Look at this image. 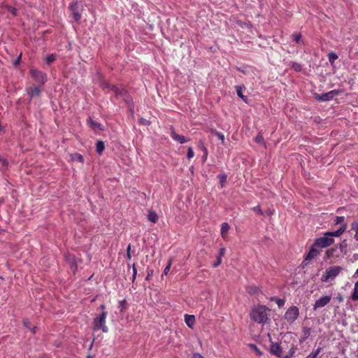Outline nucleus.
<instances>
[{
    "label": "nucleus",
    "mask_w": 358,
    "mask_h": 358,
    "mask_svg": "<svg viewBox=\"0 0 358 358\" xmlns=\"http://www.w3.org/2000/svg\"><path fill=\"white\" fill-rule=\"evenodd\" d=\"M268 308L266 306L258 305L252 308L250 318L255 322L264 324L268 320L266 311Z\"/></svg>",
    "instance_id": "1"
},
{
    "label": "nucleus",
    "mask_w": 358,
    "mask_h": 358,
    "mask_svg": "<svg viewBox=\"0 0 358 358\" xmlns=\"http://www.w3.org/2000/svg\"><path fill=\"white\" fill-rule=\"evenodd\" d=\"M100 308L102 310V312L99 316L96 317L94 320V329H101L103 332L106 333L108 332V327L106 325L107 312L105 310V305H101Z\"/></svg>",
    "instance_id": "2"
},
{
    "label": "nucleus",
    "mask_w": 358,
    "mask_h": 358,
    "mask_svg": "<svg viewBox=\"0 0 358 358\" xmlns=\"http://www.w3.org/2000/svg\"><path fill=\"white\" fill-rule=\"evenodd\" d=\"M343 268L339 266H333L327 268L321 277V281L327 282L334 280L341 272Z\"/></svg>",
    "instance_id": "3"
},
{
    "label": "nucleus",
    "mask_w": 358,
    "mask_h": 358,
    "mask_svg": "<svg viewBox=\"0 0 358 358\" xmlns=\"http://www.w3.org/2000/svg\"><path fill=\"white\" fill-rule=\"evenodd\" d=\"M299 315V310L296 306H292L285 313V319L289 323L294 322Z\"/></svg>",
    "instance_id": "4"
},
{
    "label": "nucleus",
    "mask_w": 358,
    "mask_h": 358,
    "mask_svg": "<svg viewBox=\"0 0 358 358\" xmlns=\"http://www.w3.org/2000/svg\"><path fill=\"white\" fill-rule=\"evenodd\" d=\"M333 243L334 238H330L329 236L326 235L325 233L324 236L315 239L314 246L323 248L331 245Z\"/></svg>",
    "instance_id": "5"
},
{
    "label": "nucleus",
    "mask_w": 358,
    "mask_h": 358,
    "mask_svg": "<svg viewBox=\"0 0 358 358\" xmlns=\"http://www.w3.org/2000/svg\"><path fill=\"white\" fill-rule=\"evenodd\" d=\"M338 90H334L328 92L323 93L322 94H318L315 93L314 94V97L316 100L319 101H328L332 100L335 96L338 94Z\"/></svg>",
    "instance_id": "6"
},
{
    "label": "nucleus",
    "mask_w": 358,
    "mask_h": 358,
    "mask_svg": "<svg viewBox=\"0 0 358 358\" xmlns=\"http://www.w3.org/2000/svg\"><path fill=\"white\" fill-rule=\"evenodd\" d=\"M72 17L76 22H78L81 18V8L77 1L72 2L69 6Z\"/></svg>",
    "instance_id": "7"
},
{
    "label": "nucleus",
    "mask_w": 358,
    "mask_h": 358,
    "mask_svg": "<svg viewBox=\"0 0 358 358\" xmlns=\"http://www.w3.org/2000/svg\"><path fill=\"white\" fill-rule=\"evenodd\" d=\"M331 300V295L324 296L315 301L313 309L316 310L327 306Z\"/></svg>",
    "instance_id": "8"
},
{
    "label": "nucleus",
    "mask_w": 358,
    "mask_h": 358,
    "mask_svg": "<svg viewBox=\"0 0 358 358\" xmlns=\"http://www.w3.org/2000/svg\"><path fill=\"white\" fill-rule=\"evenodd\" d=\"M31 75L36 82L44 84L46 82V74L36 69L30 70Z\"/></svg>",
    "instance_id": "9"
},
{
    "label": "nucleus",
    "mask_w": 358,
    "mask_h": 358,
    "mask_svg": "<svg viewBox=\"0 0 358 358\" xmlns=\"http://www.w3.org/2000/svg\"><path fill=\"white\" fill-rule=\"evenodd\" d=\"M103 88H109L114 93L117 98H120L122 95L126 94V90L123 88H120L117 86L115 85H110L108 83H106L103 85Z\"/></svg>",
    "instance_id": "10"
},
{
    "label": "nucleus",
    "mask_w": 358,
    "mask_h": 358,
    "mask_svg": "<svg viewBox=\"0 0 358 358\" xmlns=\"http://www.w3.org/2000/svg\"><path fill=\"white\" fill-rule=\"evenodd\" d=\"M171 136L174 141H178L181 144L187 141L184 136L178 134L173 127L171 129Z\"/></svg>",
    "instance_id": "11"
},
{
    "label": "nucleus",
    "mask_w": 358,
    "mask_h": 358,
    "mask_svg": "<svg viewBox=\"0 0 358 358\" xmlns=\"http://www.w3.org/2000/svg\"><path fill=\"white\" fill-rule=\"evenodd\" d=\"M270 352L272 355L280 357L282 355V348L278 343H272L270 348Z\"/></svg>",
    "instance_id": "12"
},
{
    "label": "nucleus",
    "mask_w": 358,
    "mask_h": 358,
    "mask_svg": "<svg viewBox=\"0 0 358 358\" xmlns=\"http://www.w3.org/2000/svg\"><path fill=\"white\" fill-rule=\"evenodd\" d=\"M87 123H88L89 126L94 131H103L104 130V127L101 124L94 121L91 117H90L88 119Z\"/></svg>",
    "instance_id": "13"
},
{
    "label": "nucleus",
    "mask_w": 358,
    "mask_h": 358,
    "mask_svg": "<svg viewBox=\"0 0 358 358\" xmlns=\"http://www.w3.org/2000/svg\"><path fill=\"white\" fill-rule=\"evenodd\" d=\"M345 229L346 224H343L338 230L331 232H327L326 235L329 236L330 238H333L334 236L338 237L345 231Z\"/></svg>",
    "instance_id": "14"
},
{
    "label": "nucleus",
    "mask_w": 358,
    "mask_h": 358,
    "mask_svg": "<svg viewBox=\"0 0 358 358\" xmlns=\"http://www.w3.org/2000/svg\"><path fill=\"white\" fill-rule=\"evenodd\" d=\"M316 248L317 246H314L313 244L306 257V260H311L320 254V251Z\"/></svg>",
    "instance_id": "15"
},
{
    "label": "nucleus",
    "mask_w": 358,
    "mask_h": 358,
    "mask_svg": "<svg viewBox=\"0 0 358 358\" xmlns=\"http://www.w3.org/2000/svg\"><path fill=\"white\" fill-rule=\"evenodd\" d=\"M185 321L186 324L189 327L192 328L195 324V321H196L195 317H194V315L186 314L185 315Z\"/></svg>",
    "instance_id": "16"
},
{
    "label": "nucleus",
    "mask_w": 358,
    "mask_h": 358,
    "mask_svg": "<svg viewBox=\"0 0 358 358\" xmlns=\"http://www.w3.org/2000/svg\"><path fill=\"white\" fill-rule=\"evenodd\" d=\"M41 93L39 87H34L28 90V94L30 97L38 96Z\"/></svg>",
    "instance_id": "17"
},
{
    "label": "nucleus",
    "mask_w": 358,
    "mask_h": 358,
    "mask_svg": "<svg viewBox=\"0 0 358 358\" xmlns=\"http://www.w3.org/2000/svg\"><path fill=\"white\" fill-rule=\"evenodd\" d=\"M244 86H236V94L244 102L247 103L248 99L242 93V90L244 89Z\"/></svg>",
    "instance_id": "18"
},
{
    "label": "nucleus",
    "mask_w": 358,
    "mask_h": 358,
    "mask_svg": "<svg viewBox=\"0 0 358 358\" xmlns=\"http://www.w3.org/2000/svg\"><path fill=\"white\" fill-rule=\"evenodd\" d=\"M229 224L227 222H223L221 225V230H220V233H221V236L222 238H225V236H227L228 231H229Z\"/></svg>",
    "instance_id": "19"
},
{
    "label": "nucleus",
    "mask_w": 358,
    "mask_h": 358,
    "mask_svg": "<svg viewBox=\"0 0 358 358\" xmlns=\"http://www.w3.org/2000/svg\"><path fill=\"white\" fill-rule=\"evenodd\" d=\"M105 149V144L102 141H98L96 143V150L99 155H101Z\"/></svg>",
    "instance_id": "20"
},
{
    "label": "nucleus",
    "mask_w": 358,
    "mask_h": 358,
    "mask_svg": "<svg viewBox=\"0 0 358 358\" xmlns=\"http://www.w3.org/2000/svg\"><path fill=\"white\" fill-rule=\"evenodd\" d=\"M148 219L152 223H156L158 220V215L155 211H150L148 215Z\"/></svg>",
    "instance_id": "21"
},
{
    "label": "nucleus",
    "mask_w": 358,
    "mask_h": 358,
    "mask_svg": "<svg viewBox=\"0 0 358 358\" xmlns=\"http://www.w3.org/2000/svg\"><path fill=\"white\" fill-rule=\"evenodd\" d=\"M351 299L353 301H358V280L355 284L353 292L351 295Z\"/></svg>",
    "instance_id": "22"
},
{
    "label": "nucleus",
    "mask_w": 358,
    "mask_h": 358,
    "mask_svg": "<svg viewBox=\"0 0 358 358\" xmlns=\"http://www.w3.org/2000/svg\"><path fill=\"white\" fill-rule=\"evenodd\" d=\"M71 159L73 161L79 162L80 163H83L84 162V158L83 155L79 153H74L71 155Z\"/></svg>",
    "instance_id": "23"
},
{
    "label": "nucleus",
    "mask_w": 358,
    "mask_h": 358,
    "mask_svg": "<svg viewBox=\"0 0 358 358\" xmlns=\"http://www.w3.org/2000/svg\"><path fill=\"white\" fill-rule=\"evenodd\" d=\"M291 67L296 72H300L302 70V66L298 62H292Z\"/></svg>",
    "instance_id": "24"
},
{
    "label": "nucleus",
    "mask_w": 358,
    "mask_h": 358,
    "mask_svg": "<svg viewBox=\"0 0 358 358\" xmlns=\"http://www.w3.org/2000/svg\"><path fill=\"white\" fill-rule=\"evenodd\" d=\"M212 133L216 136L219 139L222 141V143L224 144V136L222 133L216 131V130H212Z\"/></svg>",
    "instance_id": "25"
},
{
    "label": "nucleus",
    "mask_w": 358,
    "mask_h": 358,
    "mask_svg": "<svg viewBox=\"0 0 358 358\" xmlns=\"http://www.w3.org/2000/svg\"><path fill=\"white\" fill-rule=\"evenodd\" d=\"M56 59V55L51 54L47 56L45 61L48 64H52Z\"/></svg>",
    "instance_id": "26"
},
{
    "label": "nucleus",
    "mask_w": 358,
    "mask_h": 358,
    "mask_svg": "<svg viewBox=\"0 0 358 358\" xmlns=\"http://www.w3.org/2000/svg\"><path fill=\"white\" fill-rule=\"evenodd\" d=\"M352 229L355 231V238L358 241V222H354L352 224Z\"/></svg>",
    "instance_id": "27"
},
{
    "label": "nucleus",
    "mask_w": 358,
    "mask_h": 358,
    "mask_svg": "<svg viewBox=\"0 0 358 358\" xmlns=\"http://www.w3.org/2000/svg\"><path fill=\"white\" fill-rule=\"evenodd\" d=\"M322 348H318L315 351L312 352L310 354H309L306 358H316L318 354L320 352Z\"/></svg>",
    "instance_id": "28"
},
{
    "label": "nucleus",
    "mask_w": 358,
    "mask_h": 358,
    "mask_svg": "<svg viewBox=\"0 0 358 358\" xmlns=\"http://www.w3.org/2000/svg\"><path fill=\"white\" fill-rule=\"evenodd\" d=\"M293 38L294 41L297 43H303V41L301 39V34L300 33H294Z\"/></svg>",
    "instance_id": "29"
},
{
    "label": "nucleus",
    "mask_w": 358,
    "mask_h": 358,
    "mask_svg": "<svg viewBox=\"0 0 358 358\" xmlns=\"http://www.w3.org/2000/svg\"><path fill=\"white\" fill-rule=\"evenodd\" d=\"M329 61L331 63L334 62L335 60L338 59V55L335 52H330L328 55Z\"/></svg>",
    "instance_id": "30"
},
{
    "label": "nucleus",
    "mask_w": 358,
    "mask_h": 358,
    "mask_svg": "<svg viewBox=\"0 0 358 358\" xmlns=\"http://www.w3.org/2000/svg\"><path fill=\"white\" fill-rule=\"evenodd\" d=\"M171 263H172V259H169V260L168 262V264H167V266L165 267V268L164 270L163 274H164V275H167L168 274V273L170 271L171 266Z\"/></svg>",
    "instance_id": "31"
},
{
    "label": "nucleus",
    "mask_w": 358,
    "mask_h": 358,
    "mask_svg": "<svg viewBox=\"0 0 358 358\" xmlns=\"http://www.w3.org/2000/svg\"><path fill=\"white\" fill-rule=\"evenodd\" d=\"M194 156V151L192 150V147H189L188 149H187V157L190 159L192 158H193Z\"/></svg>",
    "instance_id": "32"
},
{
    "label": "nucleus",
    "mask_w": 358,
    "mask_h": 358,
    "mask_svg": "<svg viewBox=\"0 0 358 358\" xmlns=\"http://www.w3.org/2000/svg\"><path fill=\"white\" fill-rule=\"evenodd\" d=\"M132 270H133L132 282H134V280H136V275H137V269H136L134 264H133V265H132Z\"/></svg>",
    "instance_id": "33"
},
{
    "label": "nucleus",
    "mask_w": 358,
    "mask_h": 358,
    "mask_svg": "<svg viewBox=\"0 0 358 358\" xmlns=\"http://www.w3.org/2000/svg\"><path fill=\"white\" fill-rule=\"evenodd\" d=\"M120 98H122L127 103H129L131 101V97L128 94L127 91H126V94L125 95H122Z\"/></svg>",
    "instance_id": "34"
},
{
    "label": "nucleus",
    "mask_w": 358,
    "mask_h": 358,
    "mask_svg": "<svg viewBox=\"0 0 358 358\" xmlns=\"http://www.w3.org/2000/svg\"><path fill=\"white\" fill-rule=\"evenodd\" d=\"M8 10L14 16L17 15V10L15 8L8 6Z\"/></svg>",
    "instance_id": "35"
},
{
    "label": "nucleus",
    "mask_w": 358,
    "mask_h": 358,
    "mask_svg": "<svg viewBox=\"0 0 358 358\" xmlns=\"http://www.w3.org/2000/svg\"><path fill=\"white\" fill-rule=\"evenodd\" d=\"M252 210L259 215H263V211L262 210L261 207L259 206H256L253 207Z\"/></svg>",
    "instance_id": "36"
},
{
    "label": "nucleus",
    "mask_w": 358,
    "mask_h": 358,
    "mask_svg": "<svg viewBox=\"0 0 358 358\" xmlns=\"http://www.w3.org/2000/svg\"><path fill=\"white\" fill-rule=\"evenodd\" d=\"M275 302L278 307H282L285 304V301L280 299H275Z\"/></svg>",
    "instance_id": "37"
},
{
    "label": "nucleus",
    "mask_w": 358,
    "mask_h": 358,
    "mask_svg": "<svg viewBox=\"0 0 358 358\" xmlns=\"http://www.w3.org/2000/svg\"><path fill=\"white\" fill-rule=\"evenodd\" d=\"M139 122L143 125H150V122L145 118H141Z\"/></svg>",
    "instance_id": "38"
},
{
    "label": "nucleus",
    "mask_w": 358,
    "mask_h": 358,
    "mask_svg": "<svg viewBox=\"0 0 358 358\" xmlns=\"http://www.w3.org/2000/svg\"><path fill=\"white\" fill-rule=\"evenodd\" d=\"M218 177L220 178L221 185L223 187L227 179V176L225 175H219Z\"/></svg>",
    "instance_id": "39"
},
{
    "label": "nucleus",
    "mask_w": 358,
    "mask_h": 358,
    "mask_svg": "<svg viewBox=\"0 0 358 358\" xmlns=\"http://www.w3.org/2000/svg\"><path fill=\"white\" fill-rule=\"evenodd\" d=\"M343 220H344V217H343V216L338 217V216L336 217L335 224H338L343 222Z\"/></svg>",
    "instance_id": "40"
},
{
    "label": "nucleus",
    "mask_w": 358,
    "mask_h": 358,
    "mask_svg": "<svg viewBox=\"0 0 358 358\" xmlns=\"http://www.w3.org/2000/svg\"><path fill=\"white\" fill-rule=\"evenodd\" d=\"M222 262L220 257H217V261L213 264V267H217Z\"/></svg>",
    "instance_id": "41"
},
{
    "label": "nucleus",
    "mask_w": 358,
    "mask_h": 358,
    "mask_svg": "<svg viewBox=\"0 0 358 358\" xmlns=\"http://www.w3.org/2000/svg\"><path fill=\"white\" fill-rule=\"evenodd\" d=\"M0 162H1L2 166H5V167L7 166L8 163L6 159H5L3 158H1V157H0Z\"/></svg>",
    "instance_id": "42"
},
{
    "label": "nucleus",
    "mask_w": 358,
    "mask_h": 358,
    "mask_svg": "<svg viewBox=\"0 0 358 358\" xmlns=\"http://www.w3.org/2000/svg\"><path fill=\"white\" fill-rule=\"evenodd\" d=\"M257 291V287H250L248 290V292L250 293V294H255L256 293Z\"/></svg>",
    "instance_id": "43"
},
{
    "label": "nucleus",
    "mask_w": 358,
    "mask_h": 358,
    "mask_svg": "<svg viewBox=\"0 0 358 358\" xmlns=\"http://www.w3.org/2000/svg\"><path fill=\"white\" fill-rule=\"evenodd\" d=\"M263 141V137L260 135H258L255 138V141L257 143H261Z\"/></svg>",
    "instance_id": "44"
},
{
    "label": "nucleus",
    "mask_w": 358,
    "mask_h": 358,
    "mask_svg": "<svg viewBox=\"0 0 358 358\" xmlns=\"http://www.w3.org/2000/svg\"><path fill=\"white\" fill-rule=\"evenodd\" d=\"M23 324H24V327H26L27 329L30 328L29 322V321L27 320H23Z\"/></svg>",
    "instance_id": "45"
},
{
    "label": "nucleus",
    "mask_w": 358,
    "mask_h": 358,
    "mask_svg": "<svg viewBox=\"0 0 358 358\" xmlns=\"http://www.w3.org/2000/svg\"><path fill=\"white\" fill-rule=\"evenodd\" d=\"M192 358H204V357L199 353H194L192 355Z\"/></svg>",
    "instance_id": "46"
},
{
    "label": "nucleus",
    "mask_w": 358,
    "mask_h": 358,
    "mask_svg": "<svg viewBox=\"0 0 358 358\" xmlns=\"http://www.w3.org/2000/svg\"><path fill=\"white\" fill-rule=\"evenodd\" d=\"M224 252H225V249L224 248H221L220 250V252H219V256L218 257H222V256L224 255Z\"/></svg>",
    "instance_id": "47"
},
{
    "label": "nucleus",
    "mask_w": 358,
    "mask_h": 358,
    "mask_svg": "<svg viewBox=\"0 0 358 358\" xmlns=\"http://www.w3.org/2000/svg\"><path fill=\"white\" fill-rule=\"evenodd\" d=\"M252 347L254 348L257 352V353L259 355H262V352L257 349V348L256 347V345H252Z\"/></svg>",
    "instance_id": "48"
},
{
    "label": "nucleus",
    "mask_w": 358,
    "mask_h": 358,
    "mask_svg": "<svg viewBox=\"0 0 358 358\" xmlns=\"http://www.w3.org/2000/svg\"><path fill=\"white\" fill-rule=\"evenodd\" d=\"M131 244H129L127 248V254H129V253L131 254Z\"/></svg>",
    "instance_id": "49"
},
{
    "label": "nucleus",
    "mask_w": 358,
    "mask_h": 358,
    "mask_svg": "<svg viewBox=\"0 0 358 358\" xmlns=\"http://www.w3.org/2000/svg\"><path fill=\"white\" fill-rule=\"evenodd\" d=\"M29 329L31 331V332L32 334H36V327H31L30 326V328H29Z\"/></svg>",
    "instance_id": "50"
},
{
    "label": "nucleus",
    "mask_w": 358,
    "mask_h": 358,
    "mask_svg": "<svg viewBox=\"0 0 358 358\" xmlns=\"http://www.w3.org/2000/svg\"><path fill=\"white\" fill-rule=\"evenodd\" d=\"M294 352H295V349L294 348H292L290 350H289V356H290V357L292 356H293V355L294 354Z\"/></svg>",
    "instance_id": "51"
},
{
    "label": "nucleus",
    "mask_w": 358,
    "mask_h": 358,
    "mask_svg": "<svg viewBox=\"0 0 358 358\" xmlns=\"http://www.w3.org/2000/svg\"><path fill=\"white\" fill-rule=\"evenodd\" d=\"M305 331H306V332H305V334H306L307 336H309V334H310V329H308V328H306V329H305Z\"/></svg>",
    "instance_id": "52"
},
{
    "label": "nucleus",
    "mask_w": 358,
    "mask_h": 358,
    "mask_svg": "<svg viewBox=\"0 0 358 358\" xmlns=\"http://www.w3.org/2000/svg\"><path fill=\"white\" fill-rule=\"evenodd\" d=\"M151 275H152V272L151 273L148 272V275L146 277V280H149Z\"/></svg>",
    "instance_id": "53"
},
{
    "label": "nucleus",
    "mask_w": 358,
    "mask_h": 358,
    "mask_svg": "<svg viewBox=\"0 0 358 358\" xmlns=\"http://www.w3.org/2000/svg\"><path fill=\"white\" fill-rule=\"evenodd\" d=\"M127 259H131V254H129H129H127Z\"/></svg>",
    "instance_id": "54"
},
{
    "label": "nucleus",
    "mask_w": 358,
    "mask_h": 358,
    "mask_svg": "<svg viewBox=\"0 0 358 358\" xmlns=\"http://www.w3.org/2000/svg\"><path fill=\"white\" fill-rule=\"evenodd\" d=\"M338 301H343V297L342 296H339L338 298Z\"/></svg>",
    "instance_id": "55"
},
{
    "label": "nucleus",
    "mask_w": 358,
    "mask_h": 358,
    "mask_svg": "<svg viewBox=\"0 0 358 358\" xmlns=\"http://www.w3.org/2000/svg\"><path fill=\"white\" fill-rule=\"evenodd\" d=\"M272 214H273V212H272V211H269V212L268 213V215H271Z\"/></svg>",
    "instance_id": "56"
},
{
    "label": "nucleus",
    "mask_w": 358,
    "mask_h": 358,
    "mask_svg": "<svg viewBox=\"0 0 358 358\" xmlns=\"http://www.w3.org/2000/svg\"><path fill=\"white\" fill-rule=\"evenodd\" d=\"M206 155H207V154L206 153L205 156H203V160H206Z\"/></svg>",
    "instance_id": "57"
},
{
    "label": "nucleus",
    "mask_w": 358,
    "mask_h": 358,
    "mask_svg": "<svg viewBox=\"0 0 358 358\" xmlns=\"http://www.w3.org/2000/svg\"><path fill=\"white\" fill-rule=\"evenodd\" d=\"M284 358H291V357L289 355H286Z\"/></svg>",
    "instance_id": "58"
},
{
    "label": "nucleus",
    "mask_w": 358,
    "mask_h": 358,
    "mask_svg": "<svg viewBox=\"0 0 358 358\" xmlns=\"http://www.w3.org/2000/svg\"><path fill=\"white\" fill-rule=\"evenodd\" d=\"M87 358H93L91 355H88Z\"/></svg>",
    "instance_id": "59"
},
{
    "label": "nucleus",
    "mask_w": 358,
    "mask_h": 358,
    "mask_svg": "<svg viewBox=\"0 0 358 358\" xmlns=\"http://www.w3.org/2000/svg\"><path fill=\"white\" fill-rule=\"evenodd\" d=\"M355 274L358 275V268L356 270Z\"/></svg>",
    "instance_id": "60"
},
{
    "label": "nucleus",
    "mask_w": 358,
    "mask_h": 358,
    "mask_svg": "<svg viewBox=\"0 0 358 358\" xmlns=\"http://www.w3.org/2000/svg\"><path fill=\"white\" fill-rule=\"evenodd\" d=\"M124 301H122V305H124Z\"/></svg>",
    "instance_id": "61"
},
{
    "label": "nucleus",
    "mask_w": 358,
    "mask_h": 358,
    "mask_svg": "<svg viewBox=\"0 0 358 358\" xmlns=\"http://www.w3.org/2000/svg\"><path fill=\"white\" fill-rule=\"evenodd\" d=\"M124 301H122V305H124Z\"/></svg>",
    "instance_id": "62"
}]
</instances>
